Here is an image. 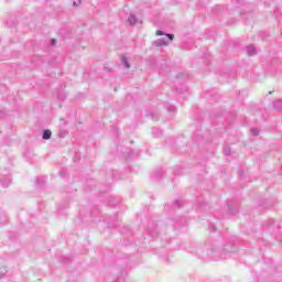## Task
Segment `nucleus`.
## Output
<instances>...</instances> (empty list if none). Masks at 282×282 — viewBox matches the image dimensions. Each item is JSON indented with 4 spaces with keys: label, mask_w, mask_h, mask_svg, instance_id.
Masks as SVG:
<instances>
[{
    "label": "nucleus",
    "mask_w": 282,
    "mask_h": 282,
    "mask_svg": "<svg viewBox=\"0 0 282 282\" xmlns=\"http://www.w3.org/2000/svg\"><path fill=\"white\" fill-rule=\"evenodd\" d=\"M166 36L170 39V41H173V39L175 37V35L173 34H166Z\"/></svg>",
    "instance_id": "4"
},
{
    "label": "nucleus",
    "mask_w": 282,
    "mask_h": 282,
    "mask_svg": "<svg viewBox=\"0 0 282 282\" xmlns=\"http://www.w3.org/2000/svg\"><path fill=\"white\" fill-rule=\"evenodd\" d=\"M52 43H53V45H56V40H53Z\"/></svg>",
    "instance_id": "5"
},
{
    "label": "nucleus",
    "mask_w": 282,
    "mask_h": 282,
    "mask_svg": "<svg viewBox=\"0 0 282 282\" xmlns=\"http://www.w3.org/2000/svg\"><path fill=\"white\" fill-rule=\"evenodd\" d=\"M122 63H123L124 67H127V69H129V62L127 61L126 57L122 58Z\"/></svg>",
    "instance_id": "2"
},
{
    "label": "nucleus",
    "mask_w": 282,
    "mask_h": 282,
    "mask_svg": "<svg viewBox=\"0 0 282 282\" xmlns=\"http://www.w3.org/2000/svg\"><path fill=\"white\" fill-rule=\"evenodd\" d=\"M50 138H52V131L45 130L43 132V140H50Z\"/></svg>",
    "instance_id": "1"
},
{
    "label": "nucleus",
    "mask_w": 282,
    "mask_h": 282,
    "mask_svg": "<svg viewBox=\"0 0 282 282\" xmlns=\"http://www.w3.org/2000/svg\"><path fill=\"white\" fill-rule=\"evenodd\" d=\"M155 34H156V36H163L164 35V33L162 31H156Z\"/></svg>",
    "instance_id": "3"
}]
</instances>
